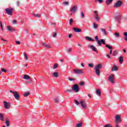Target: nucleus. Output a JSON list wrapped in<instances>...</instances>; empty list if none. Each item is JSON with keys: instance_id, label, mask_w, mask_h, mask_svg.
Masks as SVG:
<instances>
[{"instance_id": "f257e3e1", "label": "nucleus", "mask_w": 127, "mask_h": 127, "mask_svg": "<svg viewBox=\"0 0 127 127\" xmlns=\"http://www.w3.org/2000/svg\"><path fill=\"white\" fill-rule=\"evenodd\" d=\"M102 67H103V65L102 64H98L95 67V73L97 76H100L101 74V70H100V69L102 68Z\"/></svg>"}, {"instance_id": "f03ea898", "label": "nucleus", "mask_w": 127, "mask_h": 127, "mask_svg": "<svg viewBox=\"0 0 127 127\" xmlns=\"http://www.w3.org/2000/svg\"><path fill=\"white\" fill-rule=\"evenodd\" d=\"M74 74H77V75H82L84 74V70L83 69H73Z\"/></svg>"}, {"instance_id": "7ed1b4c3", "label": "nucleus", "mask_w": 127, "mask_h": 127, "mask_svg": "<svg viewBox=\"0 0 127 127\" xmlns=\"http://www.w3.org/2000/svg\"><path fill=\"white\" fill-rule=\"evenodd\" d=\"M115 122L116 123L115 127H120V126H119V123H121L122 122V120H121L120 115L116 116Z\"/></svg>"}, {"instance_id": "20e7f679", "label": "nucleus", "mask_w": 127, "mask_h": 127, "mask_svg": "<svg viewBox=\"0 0 127 127\" xmlns=\"http://www.w3.org/2000/svg\"><path fill=\"white\" fill-rule=\"evenodd\" d=\"M72 90L75 92V93H78L79 92V86L77 84H74L72 87Z\"/></svg>"}, {"instance_id": "39448f33", "label": "nucleus", "mask_w": 127, "mask_h": 127, "mask_svg": "<svg viewBox=\"0 0 127 127\" xmlns=\"http://www.w3.org/2000/svg\"><path fill=\"white\" fill-rule=\"evenodd\" d=\"M10 93H12L13 94V96L15 99V100H19V95L17 93V92H14L10 90Z\"/></svg>"}, {"instance_id": "423d86ee", "label": "nucleus", "mask_w": 127, "mask_h": 127, "mask_svg": "<svg viewBox=\"0 0 127 127\" xmlns=\"http://www.w3.org/2000/svg\"><path fill=\"white\" fill-rule=\"evenodd\" d=\"M3 103L4 104V108L6 109V110L9 109L10 107V103L7 102L6 101H4Z\"/></svg>"}, {"instance_id": "0eeeda50", "label": "nucleus", "mask_w": 127, "mask_h": 127, "mask_svg": "<svg viewBox=\"0 0 127 127\" xmlns=\"http://www.w3.org/2000/svg\"><path fill=\"white\" fill-rule=\"evenodd\" d=\"M122 4H123V1L120 0H117L114 5V7H121V6H122Z\"/></svg>"}, {"instance_id": "6e6552de", "label": "nucleus", "mask_w": 127, "mask_h": 127, "mask_svg": "<svg viewBox=\"0 0 127 127\" xmlns=\"http://www.w3.org/2000/svg\"><path fill=\"white\" fill-rule=\"evenodd\" d=\"M5 11L9 15H12V11H13V8H6Z\"/></svg>"}, {"instance_id": "1a4fd4ad", "label": "nucleus", "mask_w": 127, "mask_h": 127, "mask_svg": "<svg viewBox=\"0 0 127 127\" xmlns=\"http://www.w3.org/2000/svg\"><path fill=\"white\" fill-rule=\"evenodd\" d=\"M114 78H115V74H111L109 77V80L112 84L115 83V80L114 79Z\"/></svg>"}, {"instance_id": "9d476101", "label": "nucleus", "mask_w": 127, "mask_h": 127, "mask_svg": "<svg viewBox=\"0 0 127 127\" xmlns=\"http://www.w3.org/2000/svg\"><path fill=\"white\" fill-rule=\"evenodd\" d=\"M88 48H91V49H92L94 52H96V53H98V51H97V48L94 46L93 45H90L88 46Z\"/></svg>"}, {"instance_id": "9b49d317", "label": "nucleus", "mask_w": 127, "mask_h": 127, "mask_svg": "<svg viewBox=\"0 0 127 127\" xmlns=\"http://www.w3.org/2000/svg\"><path fill=\"white\" fill-rule=\"evenodd\" d=\"M80 104H81V107H82V108L83 109H86V108L87 107V104H86V102H85L83 101H80Z\"/></svg>"}, {"instance_id": "f8f14e48", "label": "nucleus", "mask_w": 127, "mask_h": 127, "mask_svg": "<svg viewBox=\"0 0 127 127\" xmlns=\"http://www.w3.org/2000/svg\"><path fill=\"white\" fill-rule=\"evenodd\" d=\"M77 6H73L70 9V11H71L72 12L75 13V12H76L77 11Z\"/></svg>"}, {"instance_id": "ddd939ff", "label": "nucleus", "mask_w": 127, "mask_h": 127, "mask_svg": "<svg viewBox=\"0 0 127 127\" xmlns=\"http://www.w3.org/2000/svg\"><path fill=\"white\" fill-rule=\"evenodd\" d=\"M118 70H119L118 66L114 65L111 71L112 72H114V71H118Z\"/></svg>"}, {"instance_id": "4468645a", "label": "nucleus", "mask_w": 127, "mask_h": 127, "mask_svg": "<svg viewBox=\"0 0 127 127\" xmlns=\"http://www.w3.org/2000/svg\"><path fill=\"white\" fill-rule=\"evenodd\" d=\"M73 30L74 31H75V32H81V31H82V30H81V29L77 27L73 28Z\"/></svg>"}, {"instance_id": "2eb2a0df", "label": "nucleus", "mask_w": 127, "mask_h": 127, "mask_svg": "<svg viewBox=\"0 0 127 127\" xmlns=\"http://www.w3.org/2000/svg\"><path fill=\"white\" fill-rule=\"evenodd\" d=\"M101 31L102 32V33L103 34H104V35H107L108 34L107 33V31H106L105 29L104 28H101L100 29Z\"/></svg>"}, {"instance_id": "dca6fc26", "label": "nucleus", "mask_w": 127, "mask_h": 127, "mask_svg": "<svg viewBox=\"0 0 127 127\" xmlns=\"http://www.w3.org/2000/svg\"><path fill=\"white\" fill-rule=\"evenodd\" d=\"M7 29L8 31H10V32H13L14 31H15V29L10 27V26L7 27Z\"/></svg>"}, {"instance_id": "f3484780", "label": "nucleus", "mask_w": 127, "mask_h": 127, "mask_svg": "<svg viewBox=\"0 0 127 127\" xmlns=\"http://www.w3.org/2000/svg\"><path fill=\"white\" fill-rule=\"evenodd\" d=\"M123 62H124V57H123V56H121L119 58V63L120 64H123Z\"/></svg>"}, {"instance_id": "a211bd4d", "label": "nucleus", "mask_w": 127, "mask_h": 127, "mask_svg": "<svg viewBox=\"0 0 127 127\" xmlns=\"http://www.w3.org/2000/svg\"><path fill=\"white\" fill-rule=\"evenodd\" d=\"M85 39H86L87 40H88L89 41H92L93 42H94V41H95V40L92 39L91 37H90L89 36H86L85 37Z\"/></svg>"}, {"instance_id": "6ab92c4d", "label": "nucleus", "mask_w": 127, "mask_h": 127, "mask_svg": "<svg viewBox=\"0 0 127 127\" xmlns=\"http://www.w3.org/2000/svg\"><path fill=\"white\" fill-rule=\"evenodd\" d=\"M23 79H24L25 80H29L30 79V76H28V75H24V77H23Z\"/></svg>"}, {"instance_id": "aec40b11", "label": "nucleus", "mask_w": 127, "mask_h": 127, "mask_svg": "<svg viewBox=\"0 0 127 127\" xmlns=\"http://www.w3.org/2000/svg\"><path fill=\"white\" fill-rule=\"evenodd\" d=\"M43 45H44V46L45 47H46V48H51V46H50V45H49L48 44H45V43H43Z\"/></svg>"}, {"instance_id": "412c9836", "label": "nucleus", "mask_w": 127, "mask_h": 127, "mask_svg": "<svg viewBox=\"0 0 127 127\" xmlns=\"http://www.w3.org/2000/svg\"><path fill=\"white\" fill-rule=\"evenodd\" d=\"M5 124L7 127H9V126H10V124L9 123V121H8V119H6Z\"/></svg>"}, {"instance_id": "4be33fe9", "label": "nucleus", "mask_w": 127, "mask_h": 127, "mask_svg": "<svg viewBox=\"0 0 127 127\" xmlns=\"http://www.w3.org/2000/svg\"><path fill=\"white\" fill-rule=\"evenodd\" d=\"M96 94L99 97L101 96V90H100V89L96 90Z\"/></svg>"}, {"instance_id": "5701e85b", "label": "nucleus", "mask_w": 127, "mask_h": 127, "mask_svg": "<svg viewBox=\"0 0 127 127\" xmlns=\"http://www.w3.org/2000/svg\"><path fill=\"white\" fill-rule=\"evenodd\" d=\"M95 20H97V21H99V20H100V17H99V15H98V14H95Z\"/></svg>"}, {"instance_id": "b1692460", "label": "nucleus", "mask_w": 127, "mask_h": 127, "mask_svg": "<svg viewBox=\"0 0 127 127\" xmlns=\"http://www.w3.org/2000/svg\"><path fill=\"white\" fill-rule=\"evenodd\" d=\"M53 76H54V77H55L56 78L58 77V72H54L53 73Z\"/></svg>"}, {"instance_id": "393cba45", "label": "nucleus", "mask_w": 127, "mask_h": 127, "mask_svg": "<svg viewBox=\"0 0 127 127\" xmlns=\"http://www.w3.org/2000/svg\"><path fill=\"white\" fill-rule=\"evenodd\" d=\"M123 35H125V41H127V32H125L123 33Z\"/></svg>"}, {"instance_id": "a878e982", "label": "nucleus", "mask_w": 127, "mask_h": 127, "mask_svg": "<svg viewBox=\"0 0 127 127\" xmlns=\"http://www.w3.org/2000/svg\"><path fill=\"white\" fill-rule=\"evenodd\" d=\"M83 126V122H81L80 123L76 125V127H81Z\"/></svg>"}, {"instance_id": "bb28decb", "label": "nucleus", "mask_w": 127, "mask_h": 127, "mask_svg": "<svg viewBox=\"0 0 127 127\" xmlns=\"http://www.w3.org/2000/svg\"><path fill=\"white\" fill-rule=\"evenodd\" d=\"M105 47H107V48H108V49L113 50V47L109 45L108 44L106 45Z\"/></svg>"}, {"instance_id": "cd10ccee", "label": "nucleus", "mask_w": 127, "mask_h": 127, "mask_svg": "<svg viewBox=\"0 0 127 127\" xmlns=\"http://www.w3.org/2000/svg\"><path fill=\"white\" fill-rule=\"evenodd\" d=\"M93 27L94 29H98V24H97L96 23H93Z\"/></svg>"}, {"instance_id": "c85d7f7f", "label": "nucleus", "mask_w": 127, "mask_h": 127, "mask_svg": "<svg viewBox=\"0 0 127 127\" xmlns=\"http://www.w3.org/2000/svg\"><path fill=\"white\" fill-rule=\"evenodd\" d=\"M114 34H115L116 37L119 38V37H121L120 33H119L118 32H116V33H115Z\"/></svg>"}, {"instance_id": "c756f323", "label": "nucleus", "mask_w": 127, "mask_h": 127, "mask_svg": "<svg viewBox=\"0 0 127 127\" xmlns=\"http://www.w3.org/2000/svg\"><path fill=\"white\" fill-rule=\"evenodd\" d=\"M55 103H57V104H59V102H60V100H59V98H56L55 99Z\"/></svg>"}, {"instance_id": "7c9ffc66", "label": "nucleus", "mask_w": 127, "mask_h": 127, "mask_svg": "<svg viewBox=\"0 0 127 127\" xmlns=\"http://www.w3.org/2000/svg\"><path fill=\"white\" fill-rule=\"evenodd\" d=\"M0 119L2 121L4 120L3 115H2L1 113H0Z\"/></svg>"}, {"instance_id": "2f4dec72", "label": "nucleus", "mask_w": 127, "mask_h": 127, "mask_svg": "<svg viewBox=\"0 0 127 127\" xmlns=\"http://www.w3.org/2000/svg\"><path fill=\"white\" fill-rule=\"evenodd\" d=\"M34 16L35 17H40L41 16V15L40 14H33Z\"/></svg>"}, {"instance_id": "473e14b6", "label": "nucleus", "mask_w": 127, "mask_h": 127, "mask_svg": "<svg viewBox=\"0 0 127 127\" xmlns=\"http://www.w3.org/2000/svg\"><path fill=\"white\" fill-rule=\"evenodd\" d=\"M29 95H30V92H27L24 94V96L25 97H28V96H29Z\"/></svg>"}, {"instance_id": "72a5a7b5", "label": "nucleus", "mask_w": 127, "mask_h": 127, "mask_svg": "<svg viewBox=\"0 0 127 127\" xmlns=\"http://www.w3.org/2000/svg\"><path fill=\"white\" fill-rule=\"evenodd\" d=\"M73 18L69 19V24L70 25H72V24H73Z\"/></svg>"}, {"instance_id": "f704fd0d", "label": "nucleus", "mask_w": 127, "mask_h": 127, "mask_svg": "<svg viewBox=\"0 0 127 127\" xmlns=\"http://www.w3.org/2000/svg\"><path fill=\"white\" fill-rule=\"evenodd\" d=\"M111 2H113V0H107L106 1L107 4H110Z\"/></svg>"}, {"instance_id": "c9c22d12", "label": "nucleus", "mask_w": 127, "mask_h": 127, "mask_svg": "<svg viewBox=\"0 0 127 127\" xmlns=\"http://www.w3.org/2000/svg\"><path fill=\"white\" fill-rule=\"evenodd\" d=\"M1 72H4V73H6L7 70L3 68H1Z\"/></svg>"}, {"instance_id": "e433bc0d", "label": "nucleus", "mask_w": 127, "mask_h": 127, "mask_svg": "<svg viewBox=\"0 0 127 127\" xmlns=\"http://www.w3.org/2000/svg\"><path fill=\"white\" fill-rule=\"evenodd\" d=\"M101 43H102V44H104L105 45V44H106L105 41V39H101Z\"/></svg>"}, {"instance_id": "4c0bfd02", "label": "nucleus", "mask_w": 127, "mask_h": 127, "mask_svg": "<svg viewBox=\"0 0 127 127\" xmlns=\"http://www.w3.org/2000/svg\"><path fill=\"white\" fill-rule=\"evenodd\" d=\"M65 92H66V93H72V89H68L65 90Z\"/></svg>"}, {"instance_id": "58836bf2", "label": "nucleus", "mask_w": 127, "mask_h": 127, "mask_svg": "<svg viewBox=\"0 0 127 127\" xmlns=\"http://www.w3.org/2000/svg\"><path fill=\"white\" fill-rule=\"evenodd\" d=\"M120 18H121V16L118 15L115 17V19L116 20H119V19H120Z\"/></svg>"}, {"instance_id": "ea45409f", "label": "nucleus", "mask_w": 127, "mask_h": 127, "mask_svg": "<svg viewBox=\"0 0 127 127\" xmlns=\"http://www.w3.org/2000/svg\"><path fill=\"white\" fill-rule=\"evenodd\" d=\"M96 42H97L99 46H101L102 45V43L101 42V41H100L99 40L96 41Z\"/></svg>"}, {"instance_id": "a19ab883", "label": "nucleus", "mask_w": 127, "mask_h": 127, "mask_svg": "<svg viewBox=\"0 0 127 127\" xmlns=\"http://www.w3.org/2000/svg\"><path fill=\"white\" fill-rule=\"evenodd\" d=\"M88 66L89 67H90V68H93V67H94V64H89Z\"/></svg>"}, {"instance_id": "79ce46f5", "label": "nucleus", "mask_w": 127, "mask_h": 127, "mask_svg": "<svg viewBox=\"0 0 127 127\" xmlns=\"http://www.w3.org/2000/svg\"><path fill=\"white\" fill-rule=\"evenodd\" d=\"M117 53H118V52H117V51H115L113 52V56H116Z\"/></svg>"}, {"instance_id": "37998d69", "label": "nucleus", "mask_w": 127, "mask_h": 127, "mask_svg": "<svg viewBox=\"0 0 127 127\" xmlns=\"http://www.w3.org/2000/svg\"><path fill=\"white\" fill-rule=\"evenodd\" d=\"M79 84L81 86H84V85H85V82L82 81Z\"/></svg>"}, {"instance_id": "c03bdc74", "label": "nucleus", "mask_w": 127, "mask_h": 127, "mask_svg": "<svg viewBox=\"0 0 127 127\" xmlns=\"http://www.w3.org/2000/svg\"><path fill=\"white\" fill-rule=\"evenodd\" d=\"M104 127H112V125H111V124H108V125H106Z\"/></svg>"}, {"instance_id": "a18cd8bd", "label": "nucleus", "mask_w": 127, "mask_h": 127, "mask_svg": "<svg viewBox=\"0 0 127 127\" xmlns=\"http://www.w3.org/2000/svg\"><path fill=\"white\" fill-rule=\"evenodd\" d=\"M95 0L99 1V2H100V3L104 2V1L103 0Z\"/></svg>"}, {"instance_id": "49530a36", "label": "nucleus", "mask_w": 127, "mask_h": 127, "mask_svg": "<svg viewBox=\"0 0 127 127\" xmlns=\"http://www.w3.org/2000/svg\"><path fill=\"white\" fill-rule=\"evenodd\" d=\"M75 103L76 105H77V106L79 105V104H80L79 103V101H78L77 100H75Z\"/></svg>"}, {"instance_id": "de8ad7c7", "label": "nucleus", "mask_w": 127, "mask_h": 127, "mask_svg": "<svg viewBox=\"0 0 127 127\" xmlns=\"http://www.w3.org/2000/svg\"><path fill=\"white\" fill-rule=\"evenodd\" d=\"M64 5H68V4H69V2L65 1V2H64Z\"/></svg>"}, {"instance_id": "09e8293b", "label": "nucleus", "mask_w": 127, "mask_h": 127, "mask_svg": "<svg viewBox=\"0 0 127 127\" xmlns=\"http://www.w3.org/2000/svg\"><path fill=\"white\" fill-rule=\"evenodd\" d=\"M57 64H55V65H54L53 69H56L57 68Z\"/></svg>"}, {"instance_id": "8fccbe9b", "label": "nucleus", "mask_w": 127, "mask_h": 127, "mask_svg": "<svg viewBox=\"0 0 127 127\" xmlns=\"http://www.w3.org/2000/svg\"><path fill=\"white\" fill-rule=\"evenodd\" d=\"M95 39L96 42L98 41H99V37H98V36H96L95 37Z\"/></svg>"}, {"instance_id": "3c124183", "label": "nucleus", "mask_w": 127, "mask_h": 127, "mask_svg": "<svg viewBox=\"0 0 127 127\" xmlns=\"http://www.w3.org/2000/svg\"><path fill=\"white\" fill-rule=\"evenodd\" d=\"M24 56H25V59L26 60H28V58L27 57V54H25Z\"/></svg>"}, {"instance_id": "603ef678", "label": "nucleus", "mask_w": 127, "mask_h": 127, "mask_svg": "<svg viewBox=\"0 0 127 127\" xmlns=\"http://www.w3.org/2000/svg\"><path fill=\"white\" fill-rule=\"evenodd\" d=\"M13 23L14 24H16V23H17V21H16V20H15V19H14L13 20Z\"/></svg>"}, {"instance_id": "864d4df0", "label": "nucleus", "mask_w": 127, "mask_h": 127, "mask_svg": "<svg viewBox=\"0 0 127 127\" xmlns=\"http://www.w3.org/2000/svg\"><path fill=\"white\" fill-rule=\"evenodd\" d=\"M81 16L82 18H84V17H85V15H84V13H83V11L81 12Z\"/></svg>"}, {"instance_id": "5fc2aeb1", "label": "nucleus", "mask_w": 127, "mask_h": 127, "mask_svg": "<svg viewBox=\"0 0 127 127\" xmlns=\"http://www.w3.org/2000/svg\"><path fill=\"white\" fill-rule=\"evenodd\" d=\"M0 27H1V29L2 30L3 29V28L2 27V23H1V22H0Z\"/></svg>"}, {"instance_id": "6e6d98bb", "label": "nucleus", "mask_w": 127, "mask_h": 127, "mask_svg": "<svg viewBox=\"0 0 127 127\" xmlns=\"http://www.w3.org/2000/svg\"><path fill=\"white\" fill-rule=\"evenodd\" d=\"M56 35H57V33L56 32L53 33V37H56Z\"/></svg>"}, {"instance_id": "4d7b16f0", "label": "nucleus", "mask_w": 127, "mask_h": 127, "mask_svg": "<svg viewBox=\"0 0 127 127\" xmlns=\"http://www.w3.org/2000/svg\"><path fill=\"white\" fill-rule=\"evenodd\" d=\"M15 43L17 44L18 45H20V42L19 41H16Z\"/></svg>"}, {"instance_id": "13d9d810", "label": "nucleus", "mask_w": 127, "mask_h": 127, "mask_svg": "<svg viewBox=\"0 0 127 127\" xmlns=\"http://www.w3.org/2000/svg\"><path fill=\"white\" fill-rule=\"evenodd\" d=\"M67 51L68 53H70L71 52V51H72V48H69L68 50H67Z\"/></svg>"}, {"instance_id": "bf43d9fd", "label": "nucleus", "mask_w": 127, "mask_h": 127, "mask_svg": "<svg viewBox=\"0 0 127 127\" xmlns=\"http://www.w3.org/2000/svg\"><path fill=\"white\" fill-rule=\"evenodd\" d=\"M17 4L18 6H19V5H20V2L19 1H17Z\"/></svg>"}, {"instance_id": "052dcab7", "label": "nucleus", "mask_w": 127, "mask_h": 127, "mask_svg": "<svg viewBox=\"0 0 127 127\" xmlns=\"http://www.w3.org/2000/svg\"><path fill=\"white\" fill-rule=\"evenodd\" d=\"M69 81H75V78H69Z\"/></svg>"}, {"instance_id": "680f3d73", "label": "nucleus", "mask_w": 127, "mask_h": 127, "mask_svg": "<svg viewBox=\"0 0 127 127\" xmlns=\"http://www.w3.org/2000/svg\"><path fill=\"white\" fill-rule=\"evenodd\" d=\"M72 36H73V35H72L71 34H70L68 35V38H71Z\"/></svg>"}, {"instance_id": "e2e57ef3", "label": "nucleus", "mask_w": 127, "mask_h": 127, "mask_svg": "<svg viewBox=\"0 0 127 127\" xmlns=\"http://www.w3.org/2000/svg\"><path fill=\"white\" fill-rule=\"evenodd\" d=\"M123 52H124V53H127V51H126V49H123Z\"/></svg>"}, {"instance_id": "0e129e2a", "label": "nucleus", "mask_w": 127, "mask_h": 127, "mask_svg": "<svg viewBox=\"0 0 127 127\" xmlns=\"http://www.w3.org/2000/svg\"><path fill=\"white\" fill-rule=\"evenodd\" d=\"M2 41H5L6 42H7V41L5 40V39H1Z\"/></svg>"}, {"instance_id": "69168bd1", "label": "nucleus", "mask_w": 127, "mask_h": 127, "mask_svg": "<svg viewBox=\"0 0 127 127\" xmlns=\"http://www.w3.org/2000/svg\"><path fill=\"white\" fill-rule=\"evenodd\" d=\"M110 54H112L113 53V50H110Z\"/></svg>"}, {"instance_id": "338daca9", "label": "nucleus", "mask_w": 127, "mask_h": 127, "mask_svg": "<svg viewBox=\"0 0 127 127\" xmlns=\"http://www.w3.org/2000/svg\"><path fill=\"white\" fill-rule=\"evenodd\" d=\"M107 57H108V58H111V56H110L109 55H107Z\"/></svg>"}, {"instance_id": "774afa93", "label": "nucleus", "mask_w": 127, "mask_h": 127, "mask_svg": "<svg viewBox=\"0 0 127 127\" xmlns=\"http://www.w3.org/2000/svg\"><path fill=\"white\" fill-rule=\"evenodd\" d=\"M81 65L82 66V67H84V66L83 64H81Z\"/></svg>"}]
</instances>
